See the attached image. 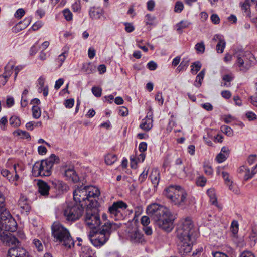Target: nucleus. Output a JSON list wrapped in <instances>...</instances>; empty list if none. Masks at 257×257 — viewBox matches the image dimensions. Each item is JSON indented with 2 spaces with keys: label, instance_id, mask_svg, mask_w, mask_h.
Instances as JSON below:
<instances>
[{
  "label": "nucleus",
  "instance_id": "12",
  "mask_svg": "<svg viewBox=\"0 0 257 257\" xmlns=\"http://www.w3.org/2000/svg\"><path fill=\"white\" fill-rule=\"evenodd\" d=\"M127 207V204L122 201L114 202L108 209L110 217L115 220L122 219L123 216L121 210L126 209Z\"/></svg>",
  "mask_w": 257,
  "mask_h": 257
},
{
  "label": "nucleus",
  "instance_id": "35",
  "mask_svg": "<svg viewBox=\"0 0 257 257\" xmlns=\"http://www.w3.org/2000/svg\"><path fill=\"white\" fill-rule=\"evenodd\" d=\"M21 123L20 119L16 116H13L10 119V124L14 127L19 126Z\"/></svg>",
  "mask_w": 257,
  "mask_h": 257
},
{
  "label": "nucleus",
  "instance_id": "2",
  "mask_svg": "<svg viewBox=\"0 0 257 257\" xmlns=\"http://www.w3.org/2000/svg\"><path fill=\"white\" fill-rule=\"evenodd\" d=\"M146 212L159 228L167 232L172 231L176 217L169 209L164 206L154 203L148 206Z\"/></svg>",
  "mask_w": 257,
  "mask_h": 257
},
{
  "label": "nucleus",
  "instance_id": "63",
  "mask_svg": "<svg viewBox=\"0 0 257 257\" xmlns=\"http://www.w3.org/2000/svg\"><path fill=\"white\" fill-rule=\"evenodd\" d=\"M221 95L224 98L228 99L231 96V93L228 90H223L221 92Z\"/></svg>",
  "mask_w": 257,
  "mask_h": 257
},
{
  "label": "nucleus",
  "instance_id": "20",
  "mask_svg": "<svg viewBox=\"0 0 257 257\" xmlns=\"http://www.w3.org/2000/svg\"><path fill=\"white\" fill-rule=\"evenodd\" d=\"M38 192L42 196H48L49 194L50 186L45 181L39 180L37 183Z\"/></svg>",
  "mask_w": 257,
  "mask_h": 257
},
{
  "label": "nucleus",
  "instance_id": "38",
  "mask_svg": "<svg viewBox=\"0 0 257 257\" xmlns=\"http://www.w3.org/2000/svg\"><path fill=\"white\" fill-rule=\"evenodd\" d=\"M67 56L68 52L67 51H64L58 56L57 61L59 63L60 66L62 65V63L64 62Z\"/></svg>",
  "mask_w": 257,
  "mask_h": 257
},
{
  "label": "nucleus",
  "instance_id": "24",
  "mask_svg": "<svg viewBox=\"0 0 257 257\" xmlns=\"http://www.w3.org/2000/svg\"><path fill=\"white\" fill-rule=\"evenodd\" d=\"M89 16L92 19H99L103 14V10H98L94 7L91 8L89 12Z\"/></svg>",
  "mask_w": 257,
  "mask_h": 257
},
{
  "label": "nucleus",
  "instance_id": "40",
  "mask_svg": "<svg viewBox=\"0 0 257 257\" xmlns=\"http://www.w3.org/2000/svg\"><path fill=\"white\" fill-rule=\"evenodd\" d=\"M221 131L228 136H232L233 134L232 129L227 125H223L221 126Z\"/></svg>",
  "mask_w": 257,
  "mask_h": 257
},
{
  "label": "nucleus",
  "instance_id": "47",
  "mask_svg": "<svg viewBox=\"0 0 257 257\" xmlns=\"http://www.w3.org/2000/svg\"><path fill=\"white\" fill-rule=\"evenodd\" d=\"M145 18V22L147 25H152L153 24V22L155 19V17L154 16L148 14L146 15Z\"/></svg>",
  "mask_w": 257,
  "mask_h": 257
},
{
  "label": "nucleus",
  "instance_id": "10",
  "mask_svg": "<svg viewBox=\"0 0 257 257\" xmlns=\"http://www.w3.org/2000/svg\"><path fill=\"white\" fill-rule=\"evenodd\" d=\"M84 208L83 204H69L64 209V215L67 221L74 222L82 216Z\"/></svg>",
  "mask_w": 257,
  "mask_h": 257
},
{
  "label": "nucleus",
  "instance_id": "57",
  "mask_svg": "<svg viewBox=\"0 0 257 257\" xmlns=\"http://www.w3.org/2000/svg\"><path fill=\"white\" fill-rule=\"evenodd\" d=\"M141 224L144 226H147L150 222L149 217L147 216H143L141 219Z\"/></svg>",
  "mask_w": 257,
  "mask_h": 257
},
{
  "label": "nucleus",
  "instance_id": "62",
  "mask_svg": "<svg viewBox=\"0 0 257 257\" xmlns=\"http://www.w3.org/2000/svg\"><path fill=\"white\" fill-rule=\"evenodd\" d=\"M189 61L190 60L188 57L184 58L182 59L180 65H181V66H182L183 67L186 69L188 66H189Z\"/></svg>",
  "mask_w": 257,
  "mask_h": 257
},
{
  "label": "nucleus",
  "instance_id": "55",
  "mask_svg": "<svg viewBox=\"0 0 257 257\" xmlns=\"http://www.w3.org/2000/svg\"><path fill=\"white\" fill-rule=\"evenodd\" d=\"M74 100L73 98L67 99L64 103L65 106L67 108H71L74 106Z\"/></svg>",
  "mask_w": 257,
  "mask_h": 257
},
{
  "label": "nucleus",
  "instance_id": "53",
  "mask_svg": "<svg viewBox=\"0 0 257 257\" xmlns=\"http://www.w3.org/2000/svg\"><path fill=\"white\" fill-rule=\"evenodd\" d=\"M63 14H64L65 18L67 21H70L72 19V14L69 10L65 9L63 11Z\"/></svg>",
  "mask_w": 257,
  "mask_h": 257
},
{
  "label": "nucleus",
  "instance_id": "28",
  "mask_svg": "<svg viewBox=\"0 0 257 257\" xmlns=\"http://www.w3.org/2000/svg\"><path fill=\"white\" fill-rule=\"evenodd\" d=\"M53 184L55 187L61 191H67L68 189V186L66 183L59 180H55L53 182Z\"/></svg>",
  "mask_w": 257,
  "mask_h": 257
},
{
  "label": "nucleus",
  "instance_id": "25",
  "mask_svg": "<svg viewBox=\"0 0 257 257\" xmlns=\"http://www.w3.org/2000/svg\"><path fill=\"white\" fill-rule=\"evenodd\" d=\"M191 24V23L188 20H182L180 22L176 24L175 29L176 31L179 33H182V30L183 29L188 28Z\"/></svg>",
  "mask_w": 257,
  "mask_h": 257
},
{
  "label": "nucleus",
  "instance_id": "54",
  "mask_svg": "<svg viewBox=\"0 0 257 257\" xmlns=\"http://www.w3.org/2000/svg\"><path fill=\"white\" fill-rule=\"evenodd\" d=\"M234 76L232 74H225L222 77V81L224 82H227L230 83L231 81L233 80Z\"/></svg>",
  "mask_w": 257,
  "mask_h": 257
},
{
  "label": "nucleus",
  "instance_id": "33",
  "mask_svg": "<svg viewBox=\"0 0 257 257\" xmlns=\"http://www.w3.org/2000/svg\"><path fill=\"white\" fill-rule=\"evenodd\" d=\"M117 159V157L115 155L108 154L105 156V161L107 165H111L115 162Z\"/></svg>",
  "mask_w": 257,
  "mask_h": 257
},
{
  "label": "nucleus",
  "instance_id": "60",
  "mask_svg": "<svg viewBox=\"0 0 257 257\" xmlns=\"http://www.w3.org/2000/svg\"><path fill=\"white\" fill-rule=\"evenodd\" d=\"M210 19L213 23L215 24H219L220 22V18L218 15L213 14L211 16Z\"/></svg>",
  "mask_w": 257,
  "mask_h": 257
},
{
  "label": "nucleus",
  "instance_id": "59",
  "mask_svg": "<svg viewBox=\"0 0 257 257\" xmlns=\"http://www.w3.org/2000/svg\"><path fill=\"white\" fill-rule=\"evenodd\" d=\"M240 257H255L254 254L250 251L245 250L241 252Z\"/></svg>",
  "mask_w": 257,
  "mask_h": 257
},
{
  "label": "nucleus",
  "instance_id": "41",
  "mask_svg": "<svg viewBox=\"0 0 257 257\" xmlns=\"http://www.w3.org/2000/svg\"><path fill=\"white\" fill-rule=\"evenodd\" d=\"M198 53H203L205 51V45L203 42L198 43L195 47Z\"/></svg>",
  "mask_w": 257,
  "mask_h": 257
},
{
  "label": "nucleus",
  "instance_id": "22",
  "mask_svg": "<svg viewBox=\"0 0 257 257\" xmlns=\"http://www.w3.org/2000/svg\"><path fill=\"white\" fill-rule=\"evenodd\" d=\"M238 173L243 176L244 180H247L253 177L252 171L245 166L240 167L238 170Z\"/></svg>",
  "mask_w": 257,
  "mask_h": 257
},
{
  "label": "nucleus",
  "instance_id": "3",
  "mask_svg": "<svg viewBox=\"0 0 257 257\" xmlns=\"http://www.w3.org/2000/svg\"><path fill=\"white\" fill-rule=\"evenodd\" d=\"M100 194L98 188L93 186H77L73 191V198L78 205H83L84 208L96 206L97 202L95 199Z\"/></svg>",
  "mask_w": 257,
  "mask_h": 257
},
{
  "label": "nucleus",
  "instance_id": "48",
  "mask_svg": "<svg viewBox=\"0 0 257 257\" xmlns=\"http://www.w3.org/2000/svg\"><path fill=\"white\" fill-rule=\"evenodd\" d=\"M92 92L96 97H99L101 96L102 89L98 87H93L92 88Z\"/></svg>",
  "mask_w": 257,
  "mask_h": 257
},
{
  "label": "nucleus",
  "instance_id": "37",
  "mask_svg": "<svg viewBox=\"0 0 257 257\" xmlns=\"http://www.w3.org/2000/svg\"><path fill=\"white\" fill-rule=\"evenodd\" d=\"M249 240L250 242V245L251 246H253L255 245L256 243V241L257 240V233L252 231L249 235Z\"/></svg>",
  "mask_w": 257,
  "mask_h": 257
},
{
  "label": "nucleus",
  "instance_id": "61",
  "mask_svg": "<svg viewBox=\"0 0 257 257\" xmlns=\"http://www.w3.org/2000/svg\"><path fill=\"white\" fill-rule=\"evenodd\" d=\"M45 81V79L43 76H41L38 79V86H39L38 90H40V89L44 88L45 87V86H44Z\"/></svg>",
  "mask_w": 257,
  "mask_h": 257
},
{
  "label": "nucleus",
  "instance_id": "7",
  "mask_svg": "<svg viewBox=\"0 0 257 257\" xmlns=\"http://www.w3.org/2000/svg\"><path fill=\"white\" fill-rule=\"evenodd\" d=\"M1 196L3 201L0 202V231L14 232L17 229V222L5 207V199L2 192Z\"/></svg>",
  "mask_w": 257,
  "mask_h": 257
},
{
  "label": "nucleus",
  "instance_id": "19",
  "mask_svg": "<svg viewBox=\"0 0 257 257\" xmlns=\"http://www.w3.org/2000/svg\"><path fill=\"white\" fill-rule=\"evenodd\" d=\"M230 150L227 147L224 146L221 149L220 152L217 155L215 159V161L218 163H221L224 162L229 157Z\"/></svg>",
  "mask_w": 257,
  "mask_h": 257
},
{
  "label": "nucleus",
  "instance_id": "17",
  "mask_svg": "<svg viewBox=\"0 0 257 257\" xmlns=\"http://www.w3.org/2000/svg\"><path fill=\"white\" fill-rule=\"evenodd\" d=\"M212 40L217 42L216 49L217 53H222L226 46L223 36L221 34H216L214 36Z\"/></svg>",
  "mask_w": 257,
  "mask_h": 257
},
{
  "label": "nucleus",
  "instance_id": "49",
  "mask_svg": "<svg viewBox=\"0 0 257 257\" xmlns=\"http://www.w3.org/2000/svg\"><path fill=\"white\" fill-rule=\"evenodd\" d=\"M33 243L39 251H42L43 250V247L41 241L39 239H34Z\"/></svg>",
  "mask_w": 257,
  "mask_h": 257
},
{
  "label": "nucleus",
  "instance_id": "43",
  "mask_svg": "<svg viewBox=\"0 0 257 257\" xmlns=\"http://www.w3.org/2000/svg\"><path fill=\"white\" fill-rule=\"evenodd\" d=\"M149 171V168L148 167H145L144 168L143 172L140 174L139 177V181L141 182H143L146 179L147 177L148 173Z\"/></svg>",
  "mask_w": 257,
  "mask_h": 257
},
{
  "label": "nucleus",
  "instance_id": "26",
  "mask_svg": "<svg viewBox=\"0 0 257 257\" xmlns=\"http://www.w3.org/2000/svg\"><path fill=\"white\" fill-rule=\"evenodd\" d=\"M149 177L154 186H157L160 180V174L159 171L156 169H153Z\"/></svg>",
  "mask_w": 257,
  "mask_h": 257
},
{
  "label": "nucleus",
  "instance_id": "13",
  "mask_svg": "<svg viewBox=\"0 0 257 257\" xmlns=\"http://www.w3.org/2000/svg\"><path fill=\"white\" fill-rule=\"evenodd\" d=\"M61 171L67 180L73 182H77L79 181V178L73 166L63 165L61 167Z\"/></svg>",
  "mask_w": 257,
  "mask_h": 257
},
{
  "label": "nucleus",
  "instance_id": "23",
  "mask_svg": "<svg viewBox=\"0 0 257 257\" xmlns=\"http://www.w3.org/2000/svg\"><path fill=\"white\" fill-rule=\"evenodd\" d=\"M18 205L24 212H28L30 210V206L27 199L25 196L20 197L18 201Z\"/></svg>",
  "mask_w": 257,
  "mask_h": 257
},
{
  "label": "nucleus",
  "instance_id": "56",
  "mask_svg": "<svg viewBox=\"0 0 257 257\" xmlns=\"http://www.w3.org/2000/svg\"><path fill=\"white\" fill-rule=\"evenodd\" d=\"M246 116L249 121L253 120L257 118L256 115L251 111L246 112Z\"/></svg>",
  "mask_w": 257,
  "mask_h": 257
},
{
  "label": "nucleus",
  "instance_id": "8",
  "mask_svg": "<svg viewBox=\"0 0 257 257\" xmlns=\"http://www.w3.org/2000/svg\"><path fill=\"white\" fill-rule=\"evenodd\" d=\"M164 194L175 205L183 206L187 203V193L180 186H170L164 190Z\"/></svg>",
  "mask_w": 257,
  "mask_h": 257
},
{
  "label": "nucleus",
  "instance_id": "14",
  "mask_svg": "<svg viewBox=\"0 0 257 257\" xmlns=\"http://www.w3.org/2000/svg\"><path fill=\"white\" fill-rule=\"evenodd\" d=\"M0 240L6 245H16L19 243L17 238L12 235L10 232L0 231Z\"/></svg>",
  "mask_w": 257,
  "mask_h": 257
},
{
  "label": "nucleus",
  "instance_id": "11",
  "mask_svg": "<svg viewBox=\"0 0 257 257\" xmlns=\"http://www.w3.org/2000/svg\"><path fill=\"white\" fill-rule=\"evenodd\" d=\"M94 207L87 208L85 217L86 224L91 229H95L101 224L100 215L98 210Z\"/></svg>",
  "mask_w": 257,
  "mask_h": 257
},
{
  "label": "nucleus",
  "instance_id": "31",
  "mask_svg": "<svg viewBox=\"0 0 257 257\" xmlns=\"http://www.w3.org/2000/svg\"><path fill=\"white\" fill-rule=\"evenodd\" d=\"M202 64L200 62L197 61L192 63L191 65V72L192 74L195 75L201 69Z\"/></svg>",
  "mask_w": 257,
  "mask_h": 257
},
{
  "label": "nucleus",
  "instance_id": "4",
  "mask_svg": "<svg viewBox=\"0 0 257 257\" xmlns=\"http://www.w3.org/2000/svg\"><path fill=\"white\" fill-rule=\"evenodd\" d=\"M52 236L54 242L61 244L66 248L70 249L74 245L69 231L59 222H55L52 225Z\"/></svg>",
  "mask_w": 257,
  "mask_h": 257
},
{
  "label": "nucleus",
  "instance_id": "21",
  "mask_svg": "<svg viewBox=\"0 0 257 257\" xmlns=\"http://www.w3.org/2000/svg\"><path fill=\"white\" fill-rule=\"evenodd\" d=\"M80 257H96L95 251L89 246H83L79 251Z\"/></svg>",
  "mask_w": 257,
  "mask_h": 257
},
{
  "label": "nucleus",
  "instance_id": "1",
  "mask_svg": "<svg viewBox=\"0 0 257 257\" xmlns=\"http://www.w3.org/2000/svg\"><path fill=\"white\" fill-rule=\"evenodd\" d=\"M194 230L193 223L189 217L182 219L178 224L176 234L178 250L181 254L186 255L191 252L194 240Z\"/></svg>",
  "mask_w": 257,
  "mask_h": 257
},
{
  "label": "nucleus",
  "instance_id": "36",
  "mask_svg": "<svg viewBox=\"0 0 257 257\" xmlns=\"http://www.w3.org/2000/svg\"><path fill=\"white\" fill-rule=\"evenodd\" d=\"M33 117L34 118H39L41 115V111L38 106H33L32 108Z\"/></svg>",
  "mask_w": 257,
  "mask_h": 257
},
{
  "label": "nucleus",
  "instance_id": "5",
  "mask_svg": "<svg viewBox=\"0 0 257 257\" xmlns=\"http://www.w3.org/2000/svg\"><path fill=\"white\" fill-rule=\"evenodd\" d=\"M120 227V225L114 223L107 222L102 227L99 231L90 232L89 237L91 242L95 247L103 245L108 240L111 232Z\"/></svg>",
  "mask_w": 257,
  "mask_h": 257
},
{
  "label": "nucleus",
  "instance_id": "64",
  "mask_svg": "<svg viewBox=\"0 0 257 257\" xmlns=\"http://www.w3.org/2000/svg\"><path fill=\"white\" fill-rule=\"evenodd\" d=\"M213 257H229L227 254L220 251L212 252Z\"/></svg>",
  "mask_w": 257,
  "mask_h": 257
},
{
  "label": "nucleus",
  "instance_id": "16",
  "mask_svg": "<svg viewBox=\"0 0 257 257\" xmlns=\"http://www.w3.org/2000/svg\"><path fill=\"white\" fill-rule=\"evenodd\" d=\"M128 237L131 242L133 243H142L144 241L143 235L137 228L129 233Z\"/></svg>",
  "mask_w": 257,
  "mask_h": 257
},
{
  "label": "nucleus",
  "instance_id": "15",
  "mask_svg": "<svg viewBox=\"0 0 257 257\" xmlns=\"http://www.w3.org/2000/svg\"><path fill=\"white\" fill-rule=\"evenodd\" d=\"M153 127V112L150 110L145 118L142 119L140 127L145 131H150Z\"/></svg>",
  "mask_w": 257,
  "mask_h": 257
},
{
  "label": "nucleus",
  "instance_id": "51",
  "mask_svg": "<svg viewBox=\"0 0 257 257\" xmlns=\"http://www.w3.org/2000/svg\"><path fill=\"white\" fill-rule=\"evenodd\" d=\"M221 174H222V177L224 180L225 184L226 185L229 184L230 183V182H231V181L229 179V174L226 172L222 171L221 172Z\"/></svg>",
  "mask_w": 257,
  "mask_h": 257
},
{
  "label": "nucleus",
  "instance_id": "44",
  "mask_svg": "<svg viewBox=\"0 0 257 257\" xmlns=\"http://www.w3.org/2000/svg\"><path fill=\"white\" fill-rule=\"evenodd\" d=\"M184 9V5L182 2L177 1L175 5L174 11L176 13H180Z\"/></svg>",
  "mask_w": 257,
  "mask_h": 257
},
{
  "label": "nucleus",
  "instance_id": "29",
  "mask_svg": "<svg viewBox=\"0 0 257 257\" xmlns=\"http://www.w3.org/2000/svg\"><path fill=\"white\" fill-rule=\"evenodd\" d=\"M250 5L249 0H245L244 2L241 5L242 10L245 14L246 16L249 18H251Z\"/></svg>",
  "mask_w": 257,
  "mask_h": 257
},
{
  "label": "nucleus",
  "instance_id": "18",
  "mask_svg": "<svg viewBox=\"0 0 257 257\" xmlns=\"http://www.w3.org/2000/svg\"><path fill=\"white\" fill-rule=\"evenodd\" d=\"M26 250L22 248L12 247L8 251L7 257H27Z\"/></svg>",
  "mask_w": 257,
  "mask_h": 257
},
{
  "label": "nucleus",
  "instance_id": "27",
  "mask_svg": "<svg viewBox=\"0 0 257 257\" xmlns=\"http://www.w3.org/2000/svg\"><path fill=\"white\" fill-rule=\"evenodd\" d=\"M31 19V17L25 18L23 22H20L16 25L15 29L18 31L24 29L30 24Z\"/></svg>",
  "mask_w": 257,
  "mask_h": 257
},
{
  "label": "nucleus",
  "instance_id": "46",
  "mask_svg": "<svg viewBox=\"0 0 257 257\" xmlns=\"http://www.w3.org/2000/svg\"><path fill=\"white\" fill-rule=\"evenodd\" d=\"M231 231L234 234H236L238 231V223L237 221L234 220L232 222L231 225Z\"/></svg>",
  "mask_w": 257,
  "mask_h": 257
},
{
  "label": "nucleus",
  "instance_id": "39",
  "mask_svg": "<svg viewBox=\"0 0 257 257\" xmlns=\"http://www.w3.org/2000/svg\"><path fill=\"white\" fill-rule=\"evenodd\" d=\"M203 169L204 173L207 175H211L212 174L213 170L211 166L208 163L205 162L203 164Z\"/></svg>",
  "mask_w": 257,
  "mask_h": 257
},
{
  "label": "nucleus",
  "instance_id": "32",
  "mask_svg": "<svg viewBox=\"0 0 257 257\" xmlns=\"http://www.w3.org/2000/svg\"><path fill=\"white\" fill-rule=\"evenodd\" d=\"M207 194L209 197L211 203L213 205H217V198L215 196L214 190L213 189H208L207 191Z\"/></svg>",
  "mask_w": 257,
  "mask_h": 257
},
{
  "label": "nucleus",
  "instance_id": "30",
  "mask_svg": "<svg viewBox=\"0 0 257 257\" xmlns=\"http://www.w3.org/2000/svg\"><path fill=\"white\" fill-rule=\"evenodd\" d=\"M15 64L13 62H9L5 67V72L4 75L6 77L9 78L12 74L13 69L14 68Z\"/></svg>",
  "mask_w": 257,
  "mask_h": 257
},
{
  "label": "nucleus",
  "instance_id": "58",
  "mask_svg": "<svg viewBox=\"0 0 257 257\" xmlns=\"http://www.w3.org/2000/svg\"><path fill=\"white\" fill-rule=\"evenodd\" d=\"M229 187V189L234 192L235 194H238L239 193V190L237 187H236L235 185L233 183L232 181L230 182L229 184H226Z\"/></svg>",
  "mask_w": 257,
  "mask_h": 257
},
{
  "label": "nucleus",
  "instance_id": "50",
  "mask_svg": "<svg viewBox=\"0 0 257 257\" xmlns=\"http://www.w3.org/2000/svg\"><path fill=\"white\" fill-rule=\"evenodd\" d=\"M81 4L80 1L78 0L76 1L72 6V9L74 12H79L81 10Z\"/></svg>",
  "mask_w": 257,
  "mask_h": 257
},
{
  "label": "nucleus",
  "instance_id": "45",
  "mask_svg": "<svg viewBox=\"0 0 257 257\" xmlns=\"http://www.w3.org/2000/svg\"><path fill=\"white\" fill-rule=\"evenodd\" d=\"M206 183V179L204 176H200L199 177L197 180L196 183L197 185L203 187L204 186Z\"/></svg>",
  "mask_w": 257,
  "mask_h": 257
},
{
  "label": "nucleus",
  "instance_id": "42",
  "mask_svg": "<svg viewBox=\"0 0 257 257\" xmlns=\"http://www.w3.org/2000/svg\"><path fill=\"white\" fill-rule=\"evenodd\" d=\"M1 173L3 176L6 177L9 180V181H11L12 178V175L11 173L6 169H1Z\"/></svg>",
  "mask_w": 257,
  "mask_h": 257
},
{
  "label": "nucleus",
  "instance_id": "34",
  "mask_svg": "<svg viewBox=\"0 0 257 257\" xmlns=\"http://www.w3.org/2000/svg\"><path fill=\"white\" fill-rule=\"evenodd\" d=\"M205 73V70L202 69L201 71L197 75L196 78V83L195 85L199 87L201 85V81L203 79Z\"/></svg>",
  "mask_w": 257,
  "mask_h": 257
},
{
  "label": "nucleus",
  "instance_id": "52",
  "mask_svg": "<svg viewBox=\"0 0 257 257\" xmlns=\"http://www.w3.org/2000/svg\"><path fill=\"white\" fill-rule=\"evenodd\" d=\"M25 10L22 8H20L16 11L14 16L16 18L20 19L25 15Z\"/></svg>",
  "mask_w": 257,
  "mask_h": 257
},
{
  "label": "nucleus",
  "instance_id": "6",
  "mask_svg": "<svg viewBox=\"0 0 257 257\" xmlns=\"http://www.w3.org/2000/svg\"><path fill=\"white\" fill-rule=\"evenodd\" d=\"M59 158L54 154H52L49 158L40 162H36L32 168L33 174L35 176H49L54 164L58 163Z\"/></svg>",
  "mask_w": 257,
  "mask_h": 257
},
{
  "label": "nucleus",
  "instance_id": "9",
  "mask_svg": "<svg viewBox=\"0 0 257 257\" xmlns=\"http://www.w3.org/2000/svg\"><path fill=\"white\" fill-rule=\"evenodd\" d=\"M234 56L236 58L234 66L244 72L248 70L255 61L254 57L248 52L241 51L236 52Z\"/></svg>",
  "mask_w": 257,
  "mask_h": 257
}]
</instances>
